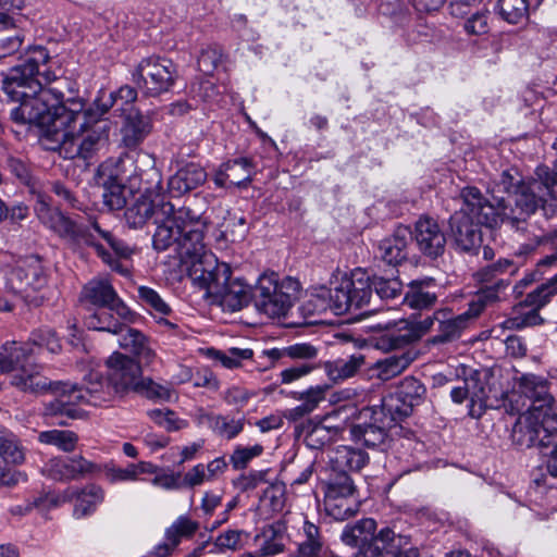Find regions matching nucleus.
<instances>
[{
  "label": "nucleus",
  "instance_id": "f257e3e1",
  "mask_svg": "<svg viewBox=\"0 0 557 557\" xmlns=\"http://www.w3.org/2000/svg\"><path fill=\"white\" fill-rule=\"evenodd\" d=\"M62 85L51 70L48 50L35 46L28 49L24 63L3 78L2 90L9 100L18 102L11 110L14 122L42 128L40 144L45 149L59 151L64 159L88 160L108 140L109 124L102 116L116 99L135 101L137 91L125 85L85 108L82 98L64 100Z\"/></svg>",
  "mask_w": 557,
  "mask_h": 557
},
{
  "label": "nucleus",
  "instance_id": "f03ea898",
  "mask_svg": "<svg viewBox=\"0 0 557 557\" xmlns=\"http://www.w3.org/2000/svg\"><path fill=\"white\" fill-rule=\"evenodd\" d=\"M154 224L153 248L158 251L172 248L191 277L193 265L202 263L205 256L212 253L203 243L207 221L188 207L175 209L171 203L161 206L156 213Z\"/></svg>",
  "mask_w": 557,
  "mask_h": 557
},
{
  "label": "nucleus",
  "instance_id": "7ed1b4c3",
  "mask_svg": "<svg viewBox=\"0 0 557 557\" xmlns=\"http://www.w3.org/2000/svg\"><path fill=\"white\" fill-rule=\"evenodd\" d=\"M37 212L42 223L58 234L70 249L82 252L84 248L90 247L112 270L124 275L127 274V270L121 265L109 249L121 258H128L132 255V249L117 239L111 231L102 228L96 220L86 224L57 209H50L44 203L37 209Z\"/></svg>",
  "mask_w": 557,
  "mask_h": 557
},
{
  "label": "nucleus",
  "instance_id": "20e7f679",
  "mask_svg": "<svg viewBox=\"0 0 557 557\" xmlns=\"http://www.w3.org/2000/svg\"><path fill=\"white\" fill-rule=\"evenodd\" d=\"M202 263H195L191 280L205 289V297L228 311H238L252 301V287L239 278H231V268L219 262L211 253L205 256Z\"/></svg>",
  "mask_w": 557,
  "mask_h": 557
},
{
  "label": "nucleus",
  "instance_id": "39448f33",
  "mask_svg": "<svg viewBox=\"0 0 557 557\" xmlns=\"http://www.w3.org/2000/svg\"><path fill=\"white\" fill-rule=\"evenodd\" d=\"M14 383L23 392L44 394L51 392L54 398L45 405V416L60 418V425H66L67 419H79L83 411L79 406L86 404L85 394L78 384L52 382L41 373L16 376Z\"/></svg>",
  "mask_w": 557,
  "mask_h": 557
},
{
  "label": "nucleus",
  "instance_id": "423d86ee",
  "mask_svg": "<svg viewBox=\"0 0 557 557\" xmlns=\"http://www.w3.org/2000/svg\"><path fill=\"white\" fill-rule=\"evenodd\" d=\"M300 292L298 280L267 271L252 286V304L259 313L268 318H282L299 299Z\"/></svg>",
  "mask_w": 557,
  "mask_h": 557
},
{
  "label": "nucleus",
  "instance_id": "0eeeda50",
  "mask_svg": "<svg viewBox=\"0 0 557 557\" xmlns=\"http://www.w3.org/2000/svg\"><path fill=\"white\" fill-rule=\"evenodd\" d=\"M371 299L370 276L361 269H356L350 276H344L334 288L321 286L312 294L318 311L332 310L344 314L351 309H361Z\"/></svg>",
  "mask_w": 557,
  "mask_h": 557
},
{
  "label": "nucleus",
  "instance_id": "6e6552de",
  "mask_svg": "<svg viewBox=\"0 0 557 557\" xmlns=\"http://www.w3.org/2000/svg\"><path fill=\"white\" fill-rule=\"evenodd\" d=\"M462 207L471 220L478 225L495 227L499 223H506L511 230H523L524 221L515 214L513 208L499 206L497 201H488L476 187H466L461 191Z\"/></svg>",
  "mask_w": 557,
  "mask_h": 557
},
{
  "label": "nucleus",
  "instance_id": "1a4fd4ad",
  "mask_svg": "<svg viewBox=\"0 0 557 557\" xmlns=\"http://www.w3.org/2000/svg\"><path fill=\"white\" fill-rule=\"evenodd\" d=\"M492 375L487 370L471 371L457 386L450 391L454 403L462 404L469 399V414L481 418L485 409L494 407L493 399L497 400L500 392L491 382Z\"/></svg>",
  "mask_w": 557,
  "mask_h": 557
},
{
  "label": "nucleus",
  "instance_id": "9d476101",
  "mask_svg": "<svg viewBox=\"0 0 557 557\" xmlns=\"http://www.w3.org/2000/svg\"><path fill=\"white\" fill-rule=\"evenodd\" d=\"M176 77L175 64L169 59L154 55L144 58L132 72L134 84L147 96L168 91Z\"/></svg>",
  "mask_w": 557,
  "mask_h": 557
},
{
  "label": "nucleus",
  "instance_id": "9b49d317",
  "mask_svg": "<svg viewBox=\"0 0 557 557\" xmlns=\"http://www.w3.org/2000/svg\"><path fill=\"white\" fill-rule=\"evenodd\" d=\"M7 287L18 294L26 300L32 292L42 289L47 284V277L41 262L36 257L20 259L5 274Z\"/></svg>",
  "mask_w": 557,
  "mask_h": 557
},
{
  "label": "nucleus",
  "instance_id": "f8f14e48",
  "mask_svg": "<svg viewBox=\"0 0 557 557\" xmlns=\"http://www.w3.org/2000/svg\"><path fill=\"white\" fill-rule=\"evenodd\" d=\"M79 300L85 304L108 308L123 321H132L134 313L119 298L109 280L97 277L89 281L82 289Z\"/></svg>",
  "mask_w": 557,
  "mask_h": 557
},
{
  "label": "nucleus",
  "instance_id": "ddd939ff",
  "mask_svg": "<svg viewBox=\"0 0 557 557\" xmlns=\"http://www.w3.org/2000/svg\"><path fill=\"white\" fill-rule=\"evenodd\" d=\"M539 406L528 408L520 413L512 429V440L521 447H532L535 445L547 447L554 445L544 421L539 412Z\"/></svg>",
  "mask_w": 557,
  "mask_h": 557
},
{
  "label": "nucleus",
  "instance_id": "4468645a",
  "mask_svg": "<svg viewBox=\"0 0 557 557\" xmlns=\"http://www.w3.org/2000/svg\"><path fill=\"white\" fill-rule=\"evenodd\" d=\"M108 380L119 394L136 392L141 376L140 363L121 352H113L107 360Z\"/></svg>",
  "mask_w": 557,
  "mask_h": 557
},
{
  "label": "nucleus",
  "instance_id": "2eb2a0df",
  "mask_svg": "<svg viewBox=\"0 0 557 557\" xmlns=\"http://www.w3.org/2000/svg\"><path fill=\"white\" fill-rule=\"evenodd\" d=\"M424 385L412 376L405 377L396 393L386 398L382 409L377 414L387 411V413L397 414L405 418L411 414L413 407L420 405L425 396Z\"/></svg>",
  "mask_w": 557,
  "mask_h": 557
},
{
  "label": "nucleus",
  "instance_id": "dca6fc26",
  "mask_svg": "<svg viewBox=\"0 0 557 557\" xmlns=\"http://www.w3.org/2000/svg\"><path fill=\"white\" fill-rule=\"evenodd\" d=\"M517 391L510 396L511 409L519 412L523 407L534 408L540 404L546 405L549 394L548 381L535 374H523L516 383Z\"/></svg>",
  "mask_w": 557,
  "mask_h": 557
},
{
  "label": "nucleus",
  "instance_id": "f3484780",
  "mask_svg": "<svg viewBox=\"0 0 557 557\" xmlns=\"http://www.w3.org/2000/svg\"><path fill=\"white\" fill-rule=\"evenodd\" d=\"M33 355H35V349L30 347V343H5L0 351V373L16 371L11 382L15 387L16 376L27 375L32 372L41 373V367L38 364H26L27 359Z\"/></svg>",
  "mask_w": 557,
  "mask_h": 557
},
{
  "label": "nucleus",
  "instance_id": "a211bd4d",
  "mask_svg": "<svg viewBox=\"0 0 557 557\" xmlns=\"http://www.w3.org/2000/svg\"><path fill=\"white\" fill-rule=\"evenodd\" d=\"M100 467L92 461L77 455L67 458L50 459L45 466L47 475L55 481L79 480L94 475Z\"/></svg>",
  "mask_w": 557,
  "mask_h": 557
},
{
  "label": "nucleus",
  "instance_id": "6ab92c4d",
  "mask_svg": "<svg viewBox=\"0 0 557 557\" xmlns=\"http://www.w3.org/2000/svg\"><path fill=\"white\" fill-rule=\"evenodd\" d=\"M557 293V286H554V281L543 283L533 292L529 293L524 299V305L532 309L521 317H515L505 321L507 329H522L525 326L537 325L542 323V318L539 310L546 306L552 296Z\"/></svg>",
  "mask_w": 557,
  "mask_h": 557
},
{
  "label": "nucleus",
  "instance_id": "aec40b11",
  "mask_svg": "<svg viewBox=\"0 0 557 557\" xmlns=\"http://www.w3.org/2000/svg\"><path fill=\"white\" fill-rule=\"evenodd\" d=\"M413 238L419 250L429 258L435 259L445 250V234L432 218L423 216L416 222Z\"/></svg>",
  "mask_w": 557,
  "mask_h": 557
},
{
  "label": "nucleus",
  "instance_id": "412c9836",
  "mask_svg": "<svg viewBox=\"0 0 557 557\" xmlns=\"http://www.w3.org/2000/svg\"><path fill=\"white\" fill-rule=\"evenodd\" d=\"M444 311H437L433 315L426 317L421 321L409 322L400 321L397 324V331L388 333L383 341L388 342L389 349L401 348L412 342L420 339L426 334L434 324V321H438L440 317H445Z\"/></svg>",
  "mask_w": 557,
  "mask_h": 557
},
{
  "label": "nucleus",
  "instance_id": "4be33fe9",
  "mask_svg": "<svg viewBox=\"0 0 557 557\" xmlns=\"http://www.w3.org/2000/svg\"><path fill=\"white\" fill-rule=\"evenodd\" d=\"M545 196L543 182H541V180L524 182L517 188L511 199V205L513 203L516 206L513 209L515 214L525 221V216L534 213L544 202ZM527 222H524L523 230H520L518 233L522 234L527 232Z\"/></svg>",
  "mask_w": 557,
  "mask_h": 557
},
{
  "label": "nucleus",
  "instance_id": "5701e85b",
  "mask_svg": "<svg viewBox=\"0 0 557 557\" xmlns=\"http://www.w3.org/2000/svg\"><path fill=\"white\" fill-rule=\"evenodd\" d=\"M196 422L200 426H207L220 438L231 441L237 437L246 424L245 417L234 418L227 414H220L197 409Z\"/></svg>",
  "mask_w": 557,
  "mask_h": 557
},
{
  "label": "nucleus",
  "instance_id": "b1692460",
  "mask_svg": "<svg viewBox=\"0 0 557 557\" xmlns=\"http://www.w3.org/2000/svg\"><path fill=\"white\" fill-rule=\"evenodd\" d=\"M103 498V490L100 486L91 484L82 490L69 487L55 499H51V502H53L54 505H59L61 503L75 500L74 516L76 518H83L94 512L96 507L102 503Z\"/></svg>",
  "mask_w": 557,
  "mask_h": 557
},
{
  "label": "nucleus",
  "instance_id": "393cba45",
  "mask_svg": "<svg viewBox=\"0 0 557 557\" xmlns=\"http://www.w3.org/2000/svg\"><path fill=\"white\" fill-rule=\"evenodd\" d=\"M450 228L457 247L462 251H475L482 243L479 225L461 209L450 218Z\"/></svg>",
  "mask_w": 557,
  "mask_h": 557
},
{
  "label": "nucleus",
  "instance_id": "a878e982",
  "mask_svg": "<svg viewBox=\"0 0 557 557\" xmlns=\"http://www.w3.org/2000/svg\"><path fill=\"white\" fill-rule=\"evenodd\" d=\"M119 335L120 347L136 356V362L150 367L157 361L158 357L152 343L141 332L124 325L123 332Z\"/></svg>",
  "mask_w": 557,
  "mask_h": 557
},
{
  "label": "nucleus",
  "instance_id": "bb28decb",
  "mask_svg": "<svg viewBox=\"0 0 557 557\" xmlns=\"http://www.w3.org/2000/svg\"><path fill=\"white\" fill-rule=\"evenodd\" d=\"M162 205H171L157 196L152 199L148 195H140L125 210L124 216L127 225L133 228L143 227L149 220L156 222V213Z\"/></svg>",
  "mask_w": 557,
  "mask_h": 557
},
{
  "label": "nucleus",
  "instance_id": "cd10ccee",
  "mask_svg": "<svg viewBox=\"0 0 557 557\" xmlns=\"http://www.w3.org/2000/svg\"><path fill=\"white\" fill-rule=\"evenodd\" d=\"M206 181L207 173L205 169L191 162L181 168L170 177L168 188L172 195L180 197L201 186Z\"/></svg>",
  "mask_w": 557,
  "mask_h": 557
},
{
  "label": "nucleus",
  "instance_id": "c85d7f7f",
  "mask_svg": "<svg viewBox=\"0 0 557 557\" xmlns=\"http://www.w3.org/2000/svg\"><path fill=\"white\" fill-rule=\"evenodd\" d=\"M380 411H374L373 419L374 423H360L355 424L350 429V434L356 443H359L369 448H382L386 446L388 435L385 424H377L380 420ZM384 411L381 416H385Z\"/></svg>",
  "mask_w": 557,
  "mask_h": 557
},
{
  "label": "nucleus",
  "instance_id": "c756f323",
  "mask_svg": "<svg viewBox=\"0 0 557 557\" xmlns=\"http://www.w3.org/2000/svg\"><path fill=\"white\" fill-rule=\"evenodd\" d=\"M152 129L149 116L138 110H131L122 126V141L127 148L137 147Z\"/></svg>",
  "mask_w": 557,
  "mask_h": 557
},
{
  "label": "nucleus",
  "instance_id": "7c9ffc66",
  "mask_svg": "<svg viewBox=\"0 0 557 557\" xmlns=\"http://www.w3.org/2000/svg\"><path fill=\"white\" fill-rule=\"evenodd\" d=\"M81 387L84 391L86 404L92 406L109 403L117 394L108 377L104 380L101 373L94 370L84 376V385Z\"/></svg>",
  "mask_w": 557,
  "mask_h": 557
},
{
  "label": "nucleus",
  "instance_id": "2f4dec72",
  "mask_svg": "<svg viewBox=\"0 0 557 557\" xmlns=\"http://www.w3.org/2000/svg\"><path fill=\"white\" fill-rule=\"evenodd\" d=\"M412 238L407 228H398L395 234L379 245L381 258L388 264H398L407 258V248Z\"/></svg>",
  "mask_w": 557,
  "mask_h": 557
},
{
  "label": "nucleus",
  "instance_id": "473e14b6",
  "mask_svg": "<svg viewBox=\"0 0 557 557\" xmlns=\"http://www.w3.org/2000/svg\"><path fill=\"white\" fill-rule=\"evenodd\" d=\"M131 165L134 166V173L126 178L138 180L140 183H144L146 190L161 183V173L156 166V159L152 154L146 151H138Z\"/></svg>",
  "mask_w": 557,
  "mask_h": 557
},
{
  "label": "nucleus",
  "instance_id": "72a5a7b5",
  "mask_svg": "<svg viewBox=\"0 0 557 557\" xmlns=\"http://www.w3.org/2000/svg\"><path fill=\"white\" fill-rule=\"evenodd\" d=\"M434 278L428 277L423 280L412 281L409 289L405 295V302L412 309H428L434 306L437 295L434 290Z\"/></svg>",
  "mask_w": 557,
  "mask_h": 557
},
{
  "label": "nucleus",
  "instance_id": "f704fd0d",
  "mask_svg": "<svg viewBox=\"0 0 557 557\" xmlns=\"http://www.w3.org/2000/svg\"><path fill=\"white\" fill-rule=\"evenodd\" d=\"M366 358L362 354H355L348 358H339L326 361L323 364L326 376L333 383H339L354 377L364 366Z\"/></svg>",
  "mask_w": 557,
  "mask_h": 557
},
{
  "label": "nucleus",
  "instance_id": "c9c22d12",
  "mask_svg": "<svg viewBox=\"0 0 557 557\" xmlns=\"http://www.w3.org/2000/svg\"><path fill=\"white\" fill-rule=\"evenodd\" d=\"M256 542L261 556L271 557L283 553L287 542L284 525L281 523L267 525L257 535Z\"/></svg>",
  "mask_w": 557,
  "mask_h": 557
},
{
  "label": "nucleus",
  "instance_id": "e433bc0d",
  "mask_svg": "<svg viewBox=\"0 0 557 557\" xmlns=\"http://www.w3.org/2000/svg\"><path fill=\"white\" fill-rule=\"evenodd\" d=\"M537 409L554 443L547 459V470L553 476H557V400L552 396L546 405L540 404Z\"/></svg>",
  "mask_w": 557,
  "mask_h": 557
},
{
  "label": "nucleus",
  "instance_id": "4c0bfd02",
  "mask_svg": "<svg viewBox=\"0 0 557 557\" xmlns=\"http://www.w3.org/2000/svg\"><path fill=\"white\" fill-rule=\"evenodd\" d=\"M524 182L520 180L518 173L512 170L503 171L498 178L495 180L490 188V193L494 201H497L499 206L511 207V199L521 184Z\"/></svg>",
  "mask_w": 557,
  "mask_h": 557
},
{
  "label": "nucleus",
  "instance_id": "58836bf2",
  "mask_svg": "<svg viewBox=\"0 0 557 557\" xmlns=\"http://www.w3.org/2000/svg\"><path fill=\"white\" fill-rule=\"evenodd\" d=\"M330 462L332 469L339 472L359 471L368 462V456L359 449L339 446L330 456Z\"/></svg>",
  "mask_w": 557,
  "mask_h": 557
},
{
  "label": "nucleus",
  "instance_id": "ea45409f",
  "mask_svg": "<svg viewBox=\"0 0 557 557\" xmlns=\"http://www.w3.org/2000/svg\"><path fill=\"white\" fill-rule=\"evenodd\" d=\"M198 529V524L187 517H180L175 522L166 529L165 543L159 545L157 554L159 556H166L178 545L182 537L193 535Z\"/></svg>",
  "mask_w": 557,
  "mask_h": 557
},
{
  "label": "nucleus",
  "instance_id": "a19ab883",
  "mask_svg": "<svg viewBox=\"0 0 557 557\" xmlns=\"http://www.w3.org/2000/svg\"><path fill=\"white\" fill-rule=\"evenodd\" d=\"M440 317L438 334L431 338V343L443 344L459 337L469 322L475 319L469 310L450 319Z\"/></svg>",
  "mask_w": 557,
  "mask_h": 557
},
{
  "label": "nucleus",
  "instance_id": "79ce46f5",
  "mask_svg": "<svg viewBox=\"0 0 557 557\" xmlns=\"http://www.w3.org/2000/svg\"><path fill=\"white\" fill-rule=\"evenodd\" d=\"M375 530V520L366 518L352 525L345 527L341 539L346 545L360 549L367 541L373 537Z\"/></svg>",
  "mask_w": 557,
  "mask_h": 557
},
{
  "label": "nucleus",
  "instance_id": "37998d69",
  "mask_svg": "<svg viewBox=\"0 0 557 557\" xmlns=\"http://www.w3.org/2000/svg\"><path fill=\"white\" fill-rule=\"evenodd\" d=\"M412 361L413 355L410 351L388 356L376 361L374 367L376 376L382 381H388L403 373Z\"/></svg>",
  "mask_w": 557,
  "mask_h": 557
},
{
  "label": "nucleus",
  "instance_id": "c03bdc74",
  "mask_svg": "<svg viewBox=\"0 0 557 557\" xmlns=\"http://www.w3.org/2000/svg\"><path fill=\"white\" fill-rule=\"evenodd\" d=\"M332 471L333 473L325 484L324 497H329L330 507L334 509L333 499H335V497H354L356 486L346 472H339L333 469Z\"/></svg>",
  "mask_w": 557,
  "mask_h": 557
},
{
  "label": "nucleus",
  "instance_id": "a18cd8bd",
  "mask_svg": "<svg viewBox=\"0 0 557 557\" xmlns=\"http://www.w3.org/2000/svg\"><path fill=\"white\" fill-rule=\"evenodd\" d=\"M0 457L9 463L20 465L24 461V451L17 437L0 426Z\"/></svg>",
  "mask_w": 557,
  "mask_h": 557
},
{
  "label": "nucleus",
  "instance_id": "49530a36",
  "mask_svg": "<svg viewBox=\"0 0 557 557\" xmlns=\"http://www.w3.org/2000/svg\"><path fill=\"white\" fill-rule=\"evenodd\" d=\"M38 440L42 444L53 445L65 453H71L77 445L78 436L69 430H50L40 432Z\"/></svg>",
  "mask_w": 557,
  "mask_h": 557
},
{
  "label": "nucleus",
  "instance_id": "de8ad7c7",
  "mask_svg": "<svg viewBox=\"0 0 557 557\" xmlns=\"http://www.w3.org/2000/svg\"><path fill=\"white\" fill-rule=\"evenodd\" d=\"M124 177L110 176L103 184V202L110 210H120L126 205Z\"/></svg>",
  "mask_w": 557,
  "mask_h": 557
},
{
  "label": "nucleus",
  "instance_id": "09e8293b",
  "mask_svg": "<svg viewBox=\"0 0 557 557\" xmlns=\"http://www.w3.org/2000/svg\"><path fill=\"white\" fill-rule=\"evenodd\" d=\"M228 183L235 186L247 185L251 181L253 165L248 158H238L225 162Z\"/></svg>",
  "mask_w": 557,
  "mask_h": 557
},
{
  "label": "nucleus",
  "instance_id": "8fccbe9b",
  "mask_svg": "<svg viewBox=\"0 0 557 557\" xmlns=\"http://www.w3.org/2000/svg\"><path fill=\"white\" fill-rule=\"evenodd\" d=\"M509 285L508 280L500 278L494 286L481 289L475 299L469 305V311L475 319L481 314L484 308L498 299V290L505 289Z\"/></svg>",
  "mask_w": 557,
  "mask_h": 557
},
{
  "label": "nucleus",
  "instance_id": "3c124183",
  "mask_svg": "<svg viewBox=\"0 0 557 557\" xmlns=\"http://www.w3.org/2000/svg\"><path fill=\"white\" fill-rule=\"evenodd\" d=\"M519 267L509 259H499L496 262L482 268L476 272L475 277L480 282H491L499 275L509 274L510 276L517 274Z\"/></svg>",
  "mask_w": 557,
  "mask_h": 557
},
{
  "label": "nucleus",
  "instance_id": "603ef678",
  "mask_svg": "<svg viewBox=\"0 0 557 557\" xmlns=\"http://www.w3.org/2000/svg\"><path fill=\"white\" fill-rule=\"evenodd\" d=\"M499 13L510 24H519L528 17L527 0H499Z\"/></svg>",
  "mask_w": 557,
  "mask_h": 557
},
{
  "label": "nucleus",
  "instance_id": "864d4df0",
  "mask_svg": "<svg viewBox=\"0 0 557 557\" xmlns=\"http://www.w3.org/2000/svg\"><path fill=\"white\" fill-rule=\"evenodd\" d=\"M85 324L90 330L119 334L123 332L124 323L119 322L108 312L92 313L86 318Z\"/></svg>",
  "mask_w": 557,
  "mask_h": 557
},
{
  "label": "nucleus",
  "instance_id": "5fc2aeb1",
  "mask_svg": "<svg viewBox=\"0 0 557 557\" xmlns=\"http://www.w3.org/2000/svg\"><path fill=\"white\" fill-rule=\"evenodd\" d=\"M148 417L158 425L169 432L178 431L187 425V422L180 419L172 410L152 409L147 412Z\"/></svg>",
  "mask_w": 557,
  "mask_h": 557
},
{
  "label": "nucleus",
  "instance_id": "6e6d98bb",
  "mask_svg": "<svg viewBox=\"0 0 557 557\" xmlns=\"http://www.w3.org/2000/svg\"><path fill=\"white\" fill-rule=\"evenodd\" d=\"M252 356L253 351L250 348L233 347L226 351L216 350L214 352V358L227 369L239 368L243 360H249L252 358Z\"/></svg>",
  "mask_w": 557,
  "mask_h": 557
},
{
  "label": "nucleus",
  "instance_id": "4d7b16f0",
  "mask_svg": "<svg viewBox=\"0 0 557 557\" xmlns=\"http://www.w3.org/2000/svg\"><path fill=\"white\" fill-rule=\"evenodd\" d=\"M263 453V447L260 444L253 446L238 445L230 456V462L235 470L245 469L248 463L256 457Z\"/></svg>",
  "mask_w": 557,
  "mask_h": 557
},
{
  "label": "nucleus",
  "instance_id": "13d9d810",
  "mask_svg": "<svg viewBox=\"0 0 557 557\" xmlns=\"http://www.w3.org/2000/svg\"><path fill=\"white\" fill-rule=\"evenodd\" d=\"M27 343L30 347L46 348L52 354H57L61 349L59 338L55 336L54 331L50 329H38L34 331Z\"/></svg>",
  "mask_w": 557,
  "mask_h": 557
},
{
  "label": "nucleus",
  "instance_id": "bf43d9fd",
  "mask_svg": "<svg viewBox=\"0 0 557 557\" xmlns=\"http://www.w3.org/2000/svg\"><path fill=\"white\" fill-rule=\"evenodd\" d=\"M246 534L242 530H226L214 540V546L219 552L238 550L245 545Z\"/></svg>",
  "mask_w": 557,
  "mask_h": 557
},
{
  "label": "nucleus",
  "instance_id": "052dcab7",
  "mask_svg": "<svg viewBox=\"0 0 557 557\" xmlns=\"http://www.w3.org/2000/svg\"><path fill=\"white\" fill-rule=\"evenodd\" d=\"M334 509L330 507L329 497H324V506L329 516L336 520H345L350 518L356 512V504L352 497H335L333 499Z\"/></svg>",
  "mask_w": 557,
  "mask_h": 557
},
{
  "label": "nucleus",
  "instance_id": "680f3d73",
  "mask_svg": "<svg viewBox=\"0 0 557 557\" xmlns=\"http://www.w3.org/2000/svg\"><path fill=\"white\" fill-rule=\"evenodd\" d=\"M401 282L397 278L374 277L370 280L371 290L374 289L381 299H393L401 290Z\"/></svg>",
  "mask_w": 557,
  "mask_h": 557
},
{
  "label": "nucleus",
  "instance_id": "e2e57ef3",
  "mask_svg": "<svg viewBox=\"0 0 557 557\" xmlns=\"http://www.w3.org/2000/svg\"><path fill=\"white\" fill-rule=\"evenodd\" d=\"M148 467H150V465L146 462H140L138 465L131 463L126 468H112L108 471L107 475L112 483L120 481H134L139 474L150 472Z\"/></svg>",
  "mask_w": 557,
  "mask_h": 557
},
{
  "label": "nucleus",
  "instance_id": "0e129e2a",
  "mask_svg": "<svg viewBox=\"0 0 557 557\" xmlns=\"http://www.w3.org/2000/svg\"><path fill=\"white\" fill-rule=\"evenodd\" d=\"M338 429L324 425L322 423L315 424L306 435V442L308 446L312 448H320L329 443L335 435H337Z\"/></svg>",
  "mask_w": 557,
  "mask_h": 557
},
{
  "label": "nucleus",
  "instance_id": "69168bd1",
  "mask_svg": "<svg viewBox=\"0 0 557 557\" xmlns=\"http://www.w3.org/2000/svg\"><path fill=\"white\" fill-rule=\"evenodd\" d=\"M222 61V52L215 47L203 49L198 58V69L205 75H212Z\"/></svg>",
  "mask_w": 557,
  "mask_h": 557
},
{
  "label": "nucleus",
  "instance_id": "338daca9",
  "mask_svg": "<svg viewBox=\"0 0 557 557\" xmlns=\"http://www.w3.org/2000/svg\"><path fill=\"white\" fill-rule=\"evenodd\" d=\"M191 379L194 380V386L196 387H207L211 391H218L220 387L219 380L208 369L197 372L195 376L191 375L189 369H185L184 376L178 380V383H184Z\"/></svg>",
  "mask_w": 557,
  "mask_h": 557
},
{
  "label": "nucleus",
  "instance_id": "774afa93",
  "mask_svg": "<svg viewBox=\"0 0 557 557\" xmlns=\"http://www.w3.org/2000/svg\"><path fill=\"white\" fill-rule=\"evenodd\" d=\"M138 294L140 299L156 312L163 315L170 313L171 308L154 289L147 286H140L138 288Z\"/></svg>",
  "mask_w": 557,
  "mask_h": 557
}]
</instances>
